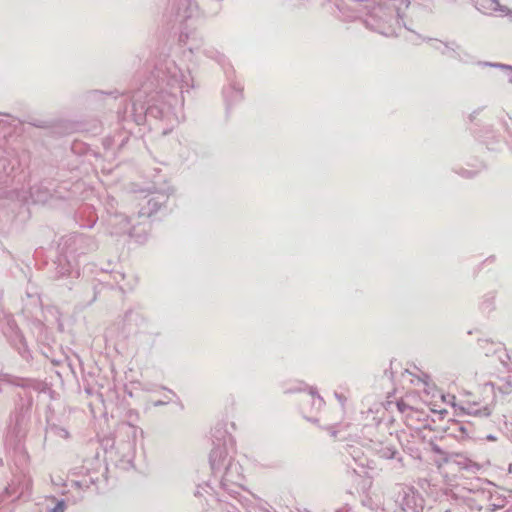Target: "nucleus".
I'll return each mask as SVG.
<instances>
[{
	"mask_svg": "<svg viewBox=\"0 0 512 512\" xmlns=\"http://www.w3.org/2000/svg\"><path fill=\"white\" fill-rule=\"evenodd\" d=\"M481 395L482 397L478 400L469 398L465 400L461 409L469 415L480 418L490 416L495 402L494 384L485 383L481 388Z\"/></svg>",
	"mask_w": 512,
	"mask_h": 512,
	"instance_id": "1",
	"label": "nucleus"
},
{
	"mask_svg": "<svg viewBox=\"0 0 512 512\" xmlns=\"http://www.w3.org/2000/svg\"><path fill=\"white\" fill-rule=\"evenodd\" d=\"M398 410L405 415V419L407 425L413 427L415 426V419L421 420L420 417L423 416V413L414 409L406 400L401 399L397 402Z\"/></svg>",
	"mask_w": 512,
	"mask_h": 512,
	"instance_id": "2",
	"label": "nucleus"
},
{
	"mask_svg": "<svg viewBox=\"0 0 512 512\" xmlns=\"http://www.w3.org/2000/svg\"><path fill=\"white\" fill-rule=\"evenodd\" d=\"M377 454L384 459H392L397 454L396 448L391 444H383L379 445V448H376Z\"/></svg>",
	"mask_w": 512,
	"mask_h": 512,
	"instance_id": "3",
	"label": "nucleus"
},
{
	"mask_svg": "<svg viewBox=\"0 0 512 512\" xmlns=\"http://www.w3.org/2000/svg\"><path fill=\"white\" fill-rule=\"evenodd\" d=\"M192 1L191 0H179V8L177 10V15L182 17L183 19L189 18L192 16Z\"/></svg>",
	"mask_w": 512,
	"mask_h": 512,
	"instance_id": "4",
	"label": "nucleus"
},
{
	"mask_svg": "<svg viewBox=\"0 0 512 512\" xmlns=\"http://www.w3.org/2000/svg\"><path fill=\"white\" fill-rule=\"evenodd\" d=\"M502 383L498 384V390L503 394H509L512 392V377L508 376L506 379L501 380Z\"/></svg>",
	"mask_w": 512,
	"mask_h": 512,
	"instance_id": "5",
	"label": "nucleus"
},
{
	"mask_svg": "<svg viewBox=\"0 0 512 512\" xmlns=\"http://www.w3.org/2000/svg\"><path fill=\"white\" fill-rule=\"evenodd\" d=\"M223 457V451L221 449H213L210 454V462L212 467H215Z\"/></svg>",
	"mask_w": 512,
	"mask_h": 512,
	"instance_id": "6",
	"label": "nucleus"
},
{
	"mask_svg": "<svg viewBox=\"0 0 512 512\" xmlns=\"http://www.w3.org/2000/svg\"><path fill=\"white\" fill-rule=\"evenodd\" d=\"M492 3L494 4V7H493V10L494 11H498V12H506L507 11V8L505 6H502L498 0H491Z\"/></svg>",
	"mask_w": 512,
	"mask_h": 512,
	"instance_id": "7",
	"label": "nucleus"
},
{
	"mask_svg": "<svg viewBox=\"0 0 512 512\" xmlns=\"http://www.w3.org/2000/svg\"><path fill=\"white\" fill-rule=\"evenodd\" d=\"M65 510V502L59 501L57 505L52 509L51 512H64Z\"/></svg>",
	"mask_w": 512,
	"mask_h": 512,
	"instance_id": "8",
	"label": "nucleus"
},
{
	"mask_svg": "<svg viewBox=\"0 0 512 512\" xmlns=\"http://www.w3.org/2000/svg\"><path fill=\"white\" fill-rule=\"evenodd\" d=\"M508 472H509L510 474H512V463H511V464L509 465V467H508Z\"/></svg>",
	"mask_w": 512,
	"mask_h": 512,
	"instance_id": "9",
	"label": "nucleus"
}]
</instances>
